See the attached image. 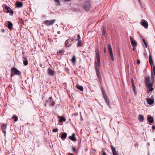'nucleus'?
Returning a JSON list of instances; mask_svg holds the SVG:
<instances>
[{
    "mask_svg": "<svg viewBox=\"0 0 155 155\" xmlns=\"http://www.w3.org/2000/svg\"><path fill=\"white\" fill-rule=\"evenodd\" d=\"M66 121V119L63 117H61L60 118L59 122H62V121Z\"/></svg>",
    "mask_w": 155,
    "mask_h": 155,
    "instance_id": "25",
    "label": "nucleus"
},
{
    "mask_svg": "<svg viewBox=\"0 0 155 155\" xmlns=\"http://www.w3.org/2000/svg\"><path fill=\"white\" fill-rule=\"evenodd\" d=\"M143 41L144 43V42H146L145 41V40L144 39H143Z\"/></svg>",
    "mask_w": 155,
    "mask_h": 155,
    "instance_id": "53",
    "label": "nucleus"
},
{
    "mask_svg": "<svg viewBox=\"0 0 155 155\" xmlns=\"http://www.w3.org/2000/svg\"><path fill=\"white\" fill-rule=\"evenodd\" d=\"M12 119L15 118L14 120L16 122L18 120V118L17 116L16 115H14L12 117Z\"/></svg>",
    "mask_w": 155,
    "mask_h": 155,
    "instance_id": "27",
    "label": "nucleus"
},
{
    "mask_svg": "<svg viewBox=\"0 0 155 155\" xmlns=\"http://www.w3.org/2000/svg\"><path fill=\"white\" fill-rule=\"evenodd\" d=\"M5 8H6V9L7 10H8L9 9H11L10 8V7H8L7 6H5Z\"/></svg>",
    "mask_w": 155,
    "mask_h": 155,
    "instance_id": "41",
    "label": "nucleus"
},
{
    "mask_svg": "<svg viewBox=\"0 0 155 155\" xmlns=\"http://www.w3.org/2000/svg\"><path fill=\"white\" fill-rule=\"evenodd\" d=\"M111 147L112 152L116 151L115 148L112 145L111 146Z\"/></svg>",
    "mask_w": 155,
    "mask_h": 155,
    "instance_id": "29",
    "label": "nucleus"
},
{
    "mask_svg": "<svg viewBox=\"0 0 155 155\" xmlns=\"http://www.w3.org/2000/svg\"><path fill=\"white\" fill-rule=\"evenodd\" d=\"M138 119L139 121L143 122L144 120L143 117L142 115L140 114L138 116Z\"/></svg>",
    "mask_w": 155,
    "mask_h": 155,
    "instance_id": "14",
    "label": "nucleus"
},
{
    "mask_svg": "<svg viewBox=\"0 0 155 155\" xmlns=\"http://www.w3.org/2000/svg\"><path fill=\"white\" fill-rule=\"evenodd\" d=\"M108 51L111 60L114 61V60L111 47L109 44L108 45Z\"/></svg>",
    "mask_w": 155,
    "mask_h": 155,
    "instance_id": "4",
    "label": "nucleus"
},
{
    "mask_svg": "<svg viewBox=\"0 0 155 155\" xmlns=\"http://www.w3.org/2000/svg\"><path fill=\"white\" fill-rule=\"evenodd\" d=\"M102 92L103 95V97H104V95H106L105 94L104 91L103 90H102Z\"/></svg>",
    "mask_w": 155,
    "mask_h": 155,
    "instance_id": "36",
    "label": "nucleus"
},
{
    "mask_svg": "<svg viewBox=\"0 0 155 155\" xmlns=\"http://www.w3.org/2000/svg\"><path fill=\"white\" fill-rule=\"evenodd\" d=\"M64 52V49H61L59 51L58 53L59 54L60 53H63Z\"/></svg>",
    "mask_w": 155,
    "mask_h": 155,
    "instance_id": "33",
    "label": "nucleus"
},
{
    "mask_svg": "<svg viewBox=\"0 0 155 155\" xmlns=\"http://www.w3.org/2000/svg\"><path fill=\"white\" fill-rule=\"evenodd\" d=\"M144 45L145 46V47H146V48H147V43H146V42H144Z\"/></svg>",
    "mask_w": 155,
    "mask_h": 155,
    "instance_id": "46",
    "label": "nucleus"
},
{
    "mask_svg": "<svg viewBox=\"0 0 155 155\" xmlns=\"http://www.w3.org/2000/svg\"><path fill=\"white\" fill-rule=\"evenodd\" d=\"M147 120L150 123H152L153 122V119L151 117H148Z\"/></svg>",
    "mask_w": 155,
    "mask_h": 155,
    "instance_id": "20",
    "label": "nucleus"
},
{
    "mask_svg": "<svg viewBox=\"0 0 155 155\" xmlns=\"http://www.w3.org/2000/svg\"><path fill=\"white\" fill-rule=\"evenodd\" d=\"M145 85L147 86L148 88V93H149L150 91H152L153 88L152 87V84L150 83V77L149 76L146 78L145 80Z\"/></svg>",
    "mask_w": 155,
    "mask_h": 155,
    "instance_id": "2",
    "label": "nucleus"
},
{
    "mask_svg": "<svg viewBox=\"0 0 155 155\" xmlns=\"http://www.w3.org/2000/svg\"><path fill=\"white\" fill-rule=\"evenodd\" d=\"M152 69V71L153 72L155 71V66H153Z\"/></svg>",
    "mask_w": 155,
    "mask_h": 155,
    "instance_id": "39",
    "label": "nucleus"
},
{
    "mask_svg": "<svg viewBox=\"0 0 155 155\" xmlns=\"http://www.w3.org/2000/svg\"><path fill=\"white\" fill-rule=\"evenodd\" d=\"M55 21V20L54 19L52 20H45L44 21V23L46 25L50 26L54 24Z\"/></svg>",
    "mask_w": 155,
    "mask_h": 155,
    "instance_id": "5",
    "label": "nucleus"
},
{
    "mask_svg": "<svg viewBox=\"0 0 155 155\" xmlns=\"http://www.w3.org/2000/svg\"><path fill=\"white\" fill-rule=\"evenodd\" d=\"M55 104L52 97H51L47 100V104H45V106H46V104H48L50 106H54Z\"/></svg>",
    "mask_w": 155,
    "mask_h": 155,
    "instance_id": "3",
    "label": "nucleus"
},
{
    "mask_svg": "<svg viewBox=\"0 0 155 155\" xmlns=\"http://www.w3.org/2000/svg\"><path fill=\"white\" fill-rule=\"evenodd\" d=\"M22 5L23 4L22 2H16L15 5L18 8H20L22 6Z\"/></svg>",
    "mask_w": 155,
    "mask_h": 155,
    "instance_id": "17",
    "label": "nucleus"
},
{
    "mask_svg": "<svg viewBox=\"0 0 155 155\" xmlns=\"http://www.w3.org/2000/svg\"><path fill=\"white\" fill-rule=\"evenodd\" d=\"M77 40H79V39H80V37L79 35H78L77 36Z\"/></svg>",
    "mask_w": 155,
    "mask_h": 155,
    "instance_id": "38",
    "label": "nucleus"
},
{
    "mask_svg": "<svg viewBox=\"0 0 155 155\" xmlns=\"http://www.w3.org/2000/svg\"><path fill=\"white\" fill-rule=\"evenodd\" d=\"M104 99L108 106L110 107V101L108 99L107 95H104Z\"/></svg>",
    "mask_w": 155,
    "mask_h": 155,
    "instance_id": "10",
    "label": "nucleus"
},
{
    "mask_svg": "<svg viewBox=\"0 0 155 155\" xmlns=\"http://www.w3.org/2000/svg\"><path fill=\"white\" fill-rule=\"evenodd\" d=\"M75 134L73 133L72 134L71 136H70L69 137V138L71 140L75 141H76V139L75 137Z\"/></svg>",
    "mask_w": 155,
    "mask_h": 155,
    "instance_id": "12",
    "label": "nucleus"
},
{
    "mask_svg": "<svg viewBox=\"0 0 155 155\" xmlns=\"http://www.w3.org/2000/svg\"><path fill=\"white\" fill-rule=\"evenodd\" d=\"M2 31H4V30H2Z\"/></svg>",
    "mask_w": 155,
    "mask_h": 155,
    "instance_id": "58",
    "label": "nucleus"
},
{
    "mask_svg": "<svg viewBox=\"0 0 155 155\" xmlns=\"http://www.w3.org/2000/svg\"><path fill=\"white\" fill-rule=\"evenodd\" d=\"M11 72H12L13 74L15 75H20L21 74V72L20 71L17 70V69L13 68L11 69Z\"/></svg>",
    "mask_w": 155,
    "mask_h": 155,
    "instance_id": "6",
    "label": "nucleus"
},
{
    "mask_svg": "<svg viewBox=\"0 0 155 155\" xmlns=\"http://www.w3.org/2000/svg\"><path fill=\"white\" fill-rule=\"evenodd\" d=\"M113 155H118V153L117 151H115L112 152Z\"/></svg>",
    "mask_w": 155,
    "mask_h": 155,
    "instance_id": "31",
    "label": "nucleus"
},
{
    "mask_svg": "<svg viewBox=\"0 0 155 155\" xmlns=\"http://www.w3.org/2000/svg\"><path fill=\"white\" fill-rule=\"evenodd\" d=\"M65 1H70L71 0H64Z\"/></svg>",
    "mask_w": 155,
    "mask_h": 155,
    "instance_id": "56",
    "label": "nucleus"
},
{
    "mask_svg": "<svg viewBox=\"0 0 155 155\" xmlns=\"http://www.w3.org/2000/svg\"><path fill=\"white\" fill-rule=\"evenodd\" d=\"M102 32L104 34H105V28L104 27L103 29L102 30Z\"/></svg>",
    "mask_w": 155,
    "mask_h": 155,
    "instance_id": "37",
    "label": "nucleus"
},
{
    "mask_svg": "<svg viewBox=\"0 0 155 155\" xmlns=\"http://www.w3.org/2000/svg\"><path fill=\"white\" fill-rule=\"evenodd\" d=\"M140 61L139 60H137V63L138 64H140Z\"/></svg>",
    "mask_w": 155,
    "mask_h": 155,
    "instance_id": "42",
    "label": "nucleus"
},
{
    "mask_svg": "<svg viewBox=\"0 0 155 155\" xmlns=\"http://www.w3.org/2000/svg\"><path fill=\"white\" fill-rule=\"evenodd\" d=\"M141 25L144 27L145 28H147L148 27V24L147 21L144 19L141 20Z\"/></svg>",
    "mask_w": 155,
    "mask_h": 155,
    "instance_id": "7",
    "label": "nucleus"
},
{
    "mask_svg": "<svg viewBox=\"0 0 155 155\" xmlns=\"http://www.w3.org/2000/svg\"><path fill=\"white\" fill-rule=\"evenodd\" d=\"M97 61L95 62V67L97 77L99 79H101V76L99 71V67L100 66V58L99 53V50L96 49L95 51Z\"/></svg>",
    "mask_w": 155,
    "mask_h": 155,
    "instance_id": "1",
    "label": "nucleus"
},
{
    "mask_svg": "<svg viewBox=\"0 0 155 155\" xmlns=\"http://www.w3.org/2000/svg\"><path fill=\"white\" fill-rule=\"evenodd\" d=\"M76 61V58L75 57V55H73L72 57V59L71 61H72V63L74 64H75V62Z\"/></svg>",
    "mask_w": 155,
    "mask_h": 155,
    "instance_id": "19",
    "label": "nucleus"
},
{
    "mask_svg": "<svg viewBox=\"0 0 155 155\" xmlns=\"http://www.w3.org/2000/svg\"><path fill=\"white\" fill-rule=\"evenodd\" d=\"M55 2H57L58 4H59L60 2L59 0H55Z\"/></svg>",
    "mask_w": 155,
    "mask_h": 155,
    "instance_id": "44",
    "label": "nucleus"
},
{
    "mask_svg": "<svg viewBox=\"0 0 155 155\" xmlns=\"http://www.w3.org/2000/svg\"><path fill=\"white\" fill-rule=\"evenodd\" d=\"M147 104L150 105L153 104L154 101L153 100L150 98L147 99Z\"/></svg>",
    "mask_w": 155,
    "mask_h": 155,
    "instance_id": "13",
    "label": "nucleus"
},
{
    "mask_svg": "<svg viewBox=\"0 0 155 155\" xmlns=\"http://www.w3.org/2000/svg\"><path fill=\"white\" fill-rule=\"evenodd\" d=\"M117 53H118V55L119 57H120V52L119 51H117Z\"/></svg>",
    "mask_w": 155,
    "mask_h": 155,
    "instance_id": "45",
    "label": "nucleus"
},
{
    "mask_svg": "<svg viewBox=\"0 0 155 155\" xmlns=\"http://www.w3.org/2000/svg\"><path fill=\"white\" fill-rule=\"evenodd\" d=\"M2 131L3 133L5 134V135L6 134V129L2 130Z\"/></svg>",
    "mask_w": 155,
    "mask_h": 155,
    "instance_id": "35",
    "label": "nucleus"
},
{
    "mask_svg": "<svg viewBox=\"0 0 155 155\" xmlns=\"http://www.w3.org/2000/svg\"><path fill=\"white\" fill-rule=\"evenodd\" d=\"M132 49L133 51H134L135 50V48L134 47Z\"/></svg>",
    "mask_w": 155,
    "mask_h": 155,
    "instance_id": "54",
    "label": "nucleus"
},
{
    "mask_svg": "<svg viewBox=\"0 0 155 155\" xmlns=\"http://www.w3.org/2000/svg\"><path fill=\"white\" fill-rule=\"evenodd\" d=\"M106 48H104V51L105 53L106 52Z\"/></svg>",
    "mask_w": 155,
    "mask_h": 155,
    "instance_id": "50",
    "label": "nucleus"
},
{
    "mask_svg": "<svg viewBox=\"0 0 155 155\" xmlns=\"http://www.w3.org/2000/svg\"><path fill=\"white\" fill-rule=\"evenodd\" d=\"M153 74H154V76H155V71H153Z\"/></svg>",
    "mask_w": 155,
    "mask_h": 155,
    "instance_id": "55",
    "label": "nucleus"
},
{
    "mask_svg": "<svg viewBox=\"0 0 155 155\" xmlns=\"http://www.w3.org/2000/svg\"><path fill=\"white\" fill-rule=\"evenodd\" d=\"M72 150H73V152H75V148L74 147H72Z\"/></svg>",
    "mask_w": 155,
    "mask_h": 155,
    "instance_id": "40",
    "label": "nucleus"
},
{
    "mask_svg": "<svg viewBox=\"0 0 155 155\" xmlns=\"http://www.w3.org/2000/svg\"><path fill=\"white\" fill-rule=\"evenodd\" d=\"M70 39H68L65 43V46L66 47H68L71 46L74 42H72Z\"/></svg>",
    "mask_w": 155,
    "mask_h": 155,
    "instance_id": "9",
    "label": "nucleus"
},
{
    "mask_svg": "<svg viewBox=\"0 0 155 155\" xmlns=\"http://www.w3.org/2000/svg\"><path fill=\"white\" fill-rule=\"evenodd\" d=\"M13 24L10 21H8V28L9 30L12 29Z\"/></svg>",
    "mask_w": 155,
    "mask_h": 155,
    "instance_id": "16",
    "label": "nucleus"
},
{
    "mask_svg": "<svg viewBox=\"0 0 155 155\" xmlns=\"http://www.w3.org/2000/svg\"><path fill=\"white\" fill-rule=\"evenodd\" d=\"M149 62L151 67H152L153 64V61L152 59V57L151 55H150L149 56Z\"/></svg>",
    "mask_w": 155,
    "mask_h": 155,
    "instance_id": "15",
    "label": "nucleus"
},
{
    "mask_svg": "<svg viewBox=\"0 0 155 155\" xmlns=\"http://www.w3.org/2000/svg\"><path fill=\"white\" fill-rule=\"evenodd\" d=\"M131 43L132 46L134 47L137 46V43L134 40V41H131Z\"/></svg>",
    "mask_w": 155,
    "mask_h": 155,
    "instance_id": "23",
    "label": "nucleus"
},
{
    "mask_svg": "<svg viewBox=\"0 0 155 155\" xmlns=\"http://www.w3.org/2000/svg\"><path fill=\"white\" fill-rule=\"evenodd\" d=\"M1 127L2 130L5 129H6V124H3L1 125Z\"/></svg>",
    "mask_w": 155,
    "mask_h": 155,
    "instance_id": "24",
    "label": "nucleus"
},
{
    "mask_svg": "<svg viewBox=\"0 0 155 155\" xmlns=\"http://www.w3.org/2000/svg\"><path fill=\"white\" fill-rule=\"evenodd\" d=\"M132 86L133 87V89L134 91H135V87L134 86V84L133 82V79L132 80Z\"/></svg>",
    "mask_w": 155,
    "mask_h": 155,
    "instance_id": "30",
    "label": "nucleus"
},
{
    "mask_svg": "<svg viewBox=\"0 0 155 155\" xmlns=\"http://www.w3.org/2000/svg\"><path fill=\"white\" fill-rule=\"evenodd\" d=\"M139 2H140V0H138Z\"/></svg>",
    "mask_w": 155,
    "mask_h": 155,
    "instance_id": "59",
    "label": "nucleus"
},
{
    "mask_svg": "<svg viewBox=\"0 0 155 155\" xmlns=\"http://www.w3.org/2000/svg\"><path fill=\"white\" fill-rule=\"evenodd\" d=\"M48 72L49 74L53 76L55 74V72L51 70L50 68H49L48 69Z\"/></svg>",
    "mask_w": 155,
    "mask_h": 155,
    "instance_id": "11",
    "label": "nucleus"
},
{
    "mask_svg": "<svg viewBox=\"0 0 155 155\" xmlns=\"http://www.w3.org/2000/svg\"><path fill=\"white\" fill-rule=\"evenodd\" d=\"M67 136V134L66 133H63L61 136V138L63 139L66 138Z\"/></svg>",
    "mask_w": 155,
    "mask_h": 155,
    "instance_id": "21",
    "label": "nucleus"
},
{
    "mask_svg": "<svg viewBox=\"0 0 155 155\" xmlns=\"http://www.w3.org/2000/svg\"><path fill=\"white\" fill-rule=\"evenodd\" d=\"M75 37V36L74 37H71V38H70L69 39L71 40H70L72 42H73V41H74Z\"/></svg>",
    "mask_w": 155,
    "mask_h": 155,
    "instance_id": "32",
    "label": "nucleus"
},
{
    "mask_svg": "<svg viewBox=\"0 0 155 155\" xmlns=\"http://www.w3.org/2000/svg\"><path fill=\"white\" fill-rule=\"evenodd\" d=\"M6 12L7 13H9L10 12V11L8 9L7 10V11H6Z\"/></svg>",
    "mask_w": 155,
    "mask_h": 155,
    "instance_id": "51",
    "label": "nucleus"
},
{
    "mask_svg": "<svg viewBox=\"0 0 155 155\" xmlns=\"http://www.w3.org/2000/svg\"><path fill=\"white\" fill-rule=\"evenodd\" d=\"M59 32H60L59 31L58 32V34H59Z\"/></svg>",
    "mask_w": 155,
    "mask_h": 155,
    "instance_id": "57",
    "label": "nucleus"
},
{
    "mask_svg": "<svg viewBox=\"0 0 155 155\" xmlns=\"http://www.w3.org/2000/svg\"><path fill=\"white\" fill-rule=\"evenodd\" d=\"M90 3L89 1L86 2L83 7L84 9L86 11H87L90 8Z\"/></svg>",
    "mask_w": 155,
    "mask_h": 155,
    "instance_id": "8",
    "label": "nucleus"
},
{
    "mask_svg": "<svg viewBox=\"0 0 155 155\" xmlns=\"http://www.w3.org/2000/svg\"><path fill=\"white\" fill-rule=\"evenodd\" d=\"M11 72V77H12L13 75H14L15 74H13L12 72Z\"/></svg>",
    "mask_w": 155,
    "mask_h": 155,
    "instance_id": "48",
    "label": "nucleus"
},
{
    "mask_svg": "<svg viewBox=\"0 0 155 155\" xmlns=\"http://www.w3.org/2000/svg\"><path fill=\"white\" fill-rule=\"evenodd\" d=\"M103 155H107L105 152L104 151L103 152Z\"/></svg>",
    "mask_w": 155,
    "mask_h": 155,
    "instance_id": "47",
    "label": "nucleus"
},
{
    "mask_svg": "<svg viewBox=\"0 0 155 155\" xmlns=\"http://www.w3.org/2000/svg\"><path fill=\"white\" fill-rule=\"evenodd\" d=\"M151 80L152 82H153L154 81V75L152 72H151Z\"/></svg>",
    "mask_w": 155,
    "mask_h": 155,
    "instance_id": "28",
    "label": "nucleus"
},
{
    "mask_svg": "<svg viewBox=\"0 0 155 155\" xmlns=\"http://www.w3.org/2000/svg\"><path fill=\"white\" fill-rule=\"evenodd\" d=\"M58 129L57 128L55 129H54L52 130V132H58Z\"/></svg>",
    "mask_w": 155,
    "mask_h": 155,
    "instance_id": "34",
    "label": "nucleus"
},
{
    "mask_svg": "<svg viewBox=\"0 0 155 155\" xmlns=\"http://www.w3.org/2000/svg\"><path fill=\"white\" fill-rule=\"evenodd\" d=\"M76 87L80 91H83L84 89L82 86L79 85H77Z\"/></svg>",
    "mask_w": 155,
    "mask_h": 155,
    "instance_id": "18",
    "label": "nucleus"
},
{
    "mask_svg": "<svg viewBox=\"0 0 155 155\" xmlns=\"http://www.w3.org/2000/svg\"><path fill=\"white\" fill-rule=\"evenodd\" d=\"M82 44H81V40H78V43L77 44V46H81Z\"/></svg>",
    "mask_w": 155,
    "mask_h": 155,
    "instance_id": "26",
    "label": "nucleus"
},
{
    "mask_svg": "<svg viewBox=\"0 0 155 155\" xmlns=\"http://www.w3.org/2000/svg\"><path fill=\"white\" fill-rule=\"evenodd\" d=\"M130 42H131V41H134V40H133V38L132 37H130Z\"/></svg>",
    "mask_w": 155,
    "mask_h": 155,
    "instance_id": "43",
    "label": "nucleus"
},
{
    "mask_svg": "<svg viewBox=\"0 0 155 155\" xmlns=\"http://www.w3.org/2000/svg\"><path fill=\"white\" fill-rule=\"evenodd\" d=\"M23 64L25 66H26L28 64V61L27 59L26 58H24L23 60Z\"/></svg>",
    "mask_w": 155,
    "mask_h": 155,
    "instance_id": "22",
    "label": "nucleus"
},
{
    "mask_svg": "<svg viewBox=\"0 0 155 155\" xmlns=\"http://www.w3.org/2000/svg\"><path fill=\"white\" fill-rule=\"evenodd\" d=\"M11 10V13L12 14V15L13 14V11Z\"/></svg>",
    "mask_w": 155,
    "mask_h": 155,
    "instance_id": "52",
    "label": "nucleus"
},
{
    "mask_svg": "<svg viewBox=\"0 0 155 155\" xmlns=\"http://www.w3.org/2000/svg\"><path fill=\"white\" fill-rule=\"evenodd\" d=\"M152 129L153 130L155 129V126L153 125L152 126Z\"/></svg>",
    "mask_w": 155,
    "mask_h": 155,
    "instance_id": "49",
    "label": "nucleus"
}]
</instances>
